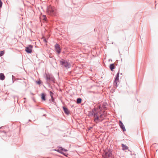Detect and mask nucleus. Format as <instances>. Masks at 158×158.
I'll list each match as a JSON object with an SVG mask.
<instances>
[{"label":"nucleus","instance_id":"nucleus-20","mask_svg":"<svg viewBox=\"0 0 158 158\" xmlns=\"http://www.w3.org/2000/svg\"><path fill=\"white\" fill-rule=\"evenodd\" d=\"M50 96L52 98V99H53V94L52 93V92H51V91H50Z\"/></svg>","mask_w":158,"mask_h":158},{"label":"nucleus","instance_id":"nucleus-12","mask_svg":"<svg viewBox=\"0 0 158 158\" xmlns=\"http://www.w3.org/2000/svg\"><path fill=\"white\" fill-rule=\"evenodd\" d=\"M61 151H67V150L63 148H60L57 150V151L58 152H61Z\"/></svg>","mask_w":158,"mask_h":158},{"label":"nucleus","instance_id":"nucleus-13","mask_svg":"<svg viewBox=\"0 0 158 158\" xmlns=\"http://www.w3.org/2000/svg\"><path fill=\"white\" fill-rule=\"evenodd\" d=\"M63 109H64V112L66 114H69V111L68 110V109L67 108H66L65 107H63Z\"/></svg>","mask_w":158,"mask_h":158},{"label":"nucleus","instance_id":"nucleus-1","mask_svg":"<svg viewBox=\"0 0 158 158\" xmlns=\"http://www.w3.org/2000/svg\"><path fill=\"white\" fill-rule=\"evenodd\" d=\"M93 113L94 116V121L96 123L103 120L107 115L106 112H102L100 108L95 109L93 111Z\"/></svg>","mask_w":158,"mask_h":158},{"label":"nucleus","instance_id":"nucleus-21","mask_svg":"<svg viewBox=\"0 0 158 158\" xmlns=\"http://www.w3.org/2000/svg\"><path fill=\"white\" fill-rule=\"evenodd\" d=\"M36 82H37V83L38 84H39V85L40 84H41V81L40 80H39V81H38Z\"/></svg>","mask_w":158,"mask_h":158},{"label":"nucleus","instance_id":"nucleus-7","mask_svg":"<svg viewBox=\"0 0 158 158\" xmlns=\"http://www.w3.org/2000/svg\"><path fill=\"white\" fill-rule=\"evenodd\" d=\"M55 48L56 51L58 54H59L61 50L59 45L58 44H56L55 46Z\"/></svg>","mask_w":158,"mask_h":158},{"label":"nucleus","instance_id":"nucleus-14","mask_svg":"<svg viewBox=\"0 0 158 158\" xmlns=\"http://www.w3.org/2000/svg\"><path fill=\"white\" fill-rule=\"evenodd\" d=\"M110 69L112 71L114 69V64H110Z\"/></svg>","mask_w":158,"mask_h":158},{"label":"nucleus","instance_id":"nucleus-6","mask_svg":"<svg viewBox=\"0 0 158 158\" xmlns=\"http://www.w3.org/2000/svg\"><path fill=\"white\" fill-rule=\"evenodd\" d=\"M46 78L47 80H50L53 82L54 81L55 79L52 75L50 74H48L46 75Z\"/></svg>","mask_w":158,"mask_h":158},{"label":"nucleus","instance_id":"nucleus-5","mask_svg":"<svg viewBox=\"0 0 158 158\" xmlns=\"http://www.w3.org/2000/svg\"><path fill=\"white\" fill-rule=\"evenodd\" d=\"M32 48L33 46L31 45H29L26 48L25 51L27 53H31L32 52Z\"/></svg>","mask_w":158,"mask_h":158},{"label":"nucleus","instance_id":"nucleus-2","mask_svg":"<svg viewBox=\"0 0 158 158\" xmlns=\"http://www.w3.org/2000/svg\"><path fill=\"white\" fill-rule=\"evenodd\" d=\"M105 152V154L103 156L104 158H114V156L113 155L111 150H106Z\"/></svg>","mask_w":158,"mask_h":158},{"label":"nucleus","instance_id":"nucleus-17","mask_svg":"<svg viewBox=\"0 0 158 158\" xmlns=\"http://www.w3.org/2000/svg\"><path fill=\"white\" fill-rule=\"evenodd\" d=\"M81 98H78L77 99V103H81Z\"/></svg>","mask_w":158,"mask_h":158},{"label":"nucleus","instance_id":"nucleus-11","mask_svg":"<svg viewBox=\"0 0 158 158\" xmlns=\"http://www.w3.org/2000/svg\"><path fill=\"white\" fill-rule=\"evenodd\" d=\"M20 82L21 84H20V86H26V83H25L24 81L23 80H21Z\"/></svg>","mask_w":158,"mask_h":158},{"label":"nucleus","instance_id":"nucleus-3","mask_svg":"<svg viewBox=\"0 0 158 158\" xmlns=\"http://www.w3.org/2000/svg\"><path fill=\"white\" fill-rule=\"evenodd\" d=\"M55 9L54 7L49 6L48 8L47 13L48 14L51 15H53L55 14Z\"/></svg>","mask_w":158,"mask_h":158},{"label":"nucleus","instance_id":"nucleus-4","mask_svg":"<svg viewBox=\"0 0 158 158\" xmlns=\"http://www.w3.org/2000/svg\"><path fill=\"white\" fill-rule=\"evenodd\" d=\"M60 63L61 65H63L66 69L69 68L71 66L69 63L63 59L60 60Z\"/></svg>","mask_w":158,"mask_h":158},{"label":"nucleus","instance_id":"nucleus-9","mask_svg":"<svg viewBox=\"0 0 158 158\" xmlns=\"http://www.w3.org/2000/svg\"><path fill=\"white\" fill-rule=\"evenodd\" d=\"M119 73H117L116 75V77L115 79V80L114 81V83H116V85H117V83L118 82V80H119Z\"/></svg>","mask_w":158,"mask_h":158},{"label":"nucleus","instance_id":"nucleus-19","mask_svg":"<svg viewBox=\"0 0 158 158\" xmlns=\"http://www.w3.org/2000/svg\"><path fill=\"white\" fill-rule=\"evenodd\" d=\"M41 18L43 20H45L46 19V17L45 15H43Z\"/></svg>","mask_w":158,"mask_h":158},{"label":"nucleus","instance_id":"nucleus-22","mask_svg":"<svg viewBox=\"0 0 158 158\" xmlns=\"http://www.w3.org/2000/svg\"><path fill=\"white\" fill-rule=\"evenodd\" d=\"M2 5V2L1 0H0V8L1 7Z\"/></svg>","mask_w":158,"mask_h":158},{"label":"nucleus","instance_id":"nucleus-15","mask_svg":"<svg viewBox=\"0 0 158 158\" xmlns=\"http://www.w3.org/2000/svg\"><path fill=\"white\" fill-rule=\"evenodd\" d=\"M122 147L123 150H126L128 149V147L123 144H122Z\"/></svg>","mask_w":158,"mask_h":158},{"label":"nucleus","instance_id":"nucleus-18","mask_svg":"<svg viewBox=\"0 0 158 158\" xmlns=\"http://www.w3.org/2000/svg\"><path fill=\"white\" fill-rule=\"evenodd\" d=\"M4 53V51H2L0 52V56H1L3 55Z\"/></svg>","mask_w":158,"mask_h":158},{"label":"nucleus","instance_id":"nucleus-10","mask_svg":"<svg viewBox=\"0 0 158 158\" xmlns=\"http://www.w3.org/2000/svg\"><path fill=\"white\" fill-rule=\"evenodd\" d=\"M5 78V76L4 74L2 73L0 74V79L1 80H3Z\"/></svg>","mask_w":158,"mask_h":158},{"label":"nucleus","instance_id":"nucleus-16","mask_svg":"<svg viewBox=\"0 0 158 158\" xmlns=\"http://www.w3.org/2000/svg\"><path fill=\"white\" fill-rule=\"evenodd\" d=\"M45 95L44 94H42L41 98L44 101L45 100Z\"/></svg>","mask_w":158,"mask_h":158},{"label":"nucleus","instance_id":"nucleus-8","mask_svg":"<svg viewBox=\"0 0 158 158\" xmlns=\"http://www.w3.org/2000/svg\"><path fill=\"white\" fill-rule=\"evenodd\" d=\"M119 125L121 128L123 129V131H126V129H125V127L124 126V125L123 123L121 121H119Z\"/></svg>","mask_w":158,"mask_h":158}]
</instances>
